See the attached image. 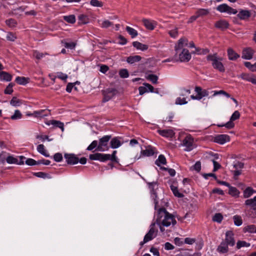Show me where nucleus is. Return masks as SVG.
<instances>
[{
	"instance_id": "09e8293b",
	"label": "nucleus",
	"mask_w": 256,
	"mask_h": 256,
	"mask_svg": "<svg viewBox=\"0 0 256 256\" xmlns=\"http://www.w3.org/2000/svg\"><path fill=\"white\" fill-rule=\"evenodd\" d=\"M196 14L198 18L200 16L208 14V10L201 8L198 10Z\"/></svg>"
},
{
	"instance_id": "a18cd8bd",
	"label": "nucleus",
	"mask_w": 256,
	"mask_h": 256,
	"mask_svg": "<svg viewBox=\"0 0 256 256\" xmlns=\"http://www.w3.org/2000/svg\"><path fill=\"white\" fill-rule=\"evenodd\" d=\"M252 76V74L242 73L240 75V78L244 80L250 82Z\"/></svg>"
},
{
	"instance_id": "4468645a",
	"label": "nucleus",
	"mask_w": 256,
	"mask_h": 256,
	"mask_svg": "<svg viewBox=\"0 0 256 256\" xmlns=\"http://www.w3.org/2000/svg\"><path fill=\"white\" fill-rule=\"evenodd\" d=\"M254 50L252 48H248L243 50L242 58L245 60H250L252 58Z\"/></svg>"
},
{
	"instance_id": "a19ab883",
	"label": "nucleus",
	"mask_w": 256,
	"mask_h": 256,
	"mask_svg": "<svg viewBox=\"0 0 256 256\" xmlns=\"http://www.w3.org/2000/svg\"><path fill=\"white\" fill-rule=\"evenodd\" d=\"M6 24L10 28H14L17 25L16 21L13 18H10L6 20Z\"/></svg>"
},
{
	"instance_id": "3c124183",
	"label": "nucleus",
	"mask_w": 256,
	"mask_h": 256,
	"mask_svg": "<svg viewBox=\"0 0 256 256\" xmlns=\"http://www.w3.org/2000/svg\"><path fill=\"white\" fill-rule=\"evenodd\" d=\"M98 142L97 140H95L92 141V142L86 148L88 150H92L93 149L96 148L98 146Z\"/></svg>"
},
{
	"instance_id": "052dcab7",
	"label": "nucleus",
	"mask_w": 256,
	"mask_h": 256,
	"mask_svg": "<svg viewBox=\"0 0 256 256\" xmlns=\"http://www.w3.org/2000/svg\"><path fill=\"white\" fill-rule=\"evenodd\" d=\"M218 126L219 127L225 126L226 128L230 129L234 127V124L233 122V121L230 120L226 122L225 124L218 125Z\"/></svg>"
},
{
	"instance_id": "58836bf2",
	"label": "nucleus",
	"mask_w": 256,
	"mask_h": 256,
	"mask_svg": "<svg viewBox=\"0 0 256 256\" xmlns=\"http://www.w3.org/2000/svg\"><path fill=\"white\" fill-rule=\"evenodd\" d=\"M64 20L66 22L73 24L76 22V18L74 15L64 16Z\"/></svg>"
},
{
	"instance_id": "de8ad7c7",
	"label": "nucleus",
	"mask_w": 256,
	"mask_h": 256,
	"mask_svg": "<svg viewBox=\"0 0 256 256\" xmlns=\"http://www.w3.org/2000/svg\"><path fill=\"white\" fill-rule=\"evenodd\" d=\"M6 160L8 164H18V160L11 156H8Z\"/></svg>"
},
{
	"instance_id": "774afa93",
	"label": "nucleus",
	"mask_w": 256,
	"mask_h": 256,
	"mask_svg": "<svg viewBox=\"0 0 256 256\" xmlns=\"http://www.w3.org/2000/svg\"><path fill=\"white\" fill-rule=\"evenodd\" d=\"M112 25V23L109 20H106L104 21L102 24V27L103 28H108Z\"/></svg>"
},
{
	"instance_id": "f03ea898",
	"label": "nucleus",
	"mask_w": 256,
	"mask_h": 256,
	"mask_svg": "<svg viewBox=\"0 0 256 256\" xmlns=\"http://www.w3.org/2000/svg\"><path fill=\"white\" fill-rule=\"evenodd\" d=\"M234 232L231 230H228L226 232L225 238L222 240L220 244L218 246L216 250L220 254H226L228 252V246H233L236 244Z\"/></svg>"
},
{
	"instance_id": "dca6fc26",
	"label": "nucleus",
	"mask_w": 256,
	"mask_h": 256,
	"mask_svg": "<svg viewBox=\"0 0 256 256\" xmlns=\"http://www.w3.org/2000/svg\"><path fill=\"white\" fill-rule=\"evenodd\" d=\"M158 132L162 136L166 138H172L174 135V132L172 130H158Z\"/></svg>"
},
{
	"instance_id": "423d86ee",
	"label": "nucleus",
	"mask_w": 256,
	"mask_h": 256,
	"mask_svg": "<svg viewBox=\"0 0 256 256\" xmlns=\"http://www.w3.org/2000/svg\"><path fill=\"white\" fill-rule=\"evenodd\" d=\"M109 156H107L106 154L102 153H94V154H90L89 156V158L92 160H99L101 162H106L108 161V158Z\"/></svg>"
},
{
	"instance_id": "49530a36",
	"label": "nucleus",
	"mask_w": 256,
	"mask_h": 256,
	"mask_svg": "<svg viewBox=\"0 0 256 256\" xmlns=\"http://www.w3.org/2000/svg\"><path fill=\"white\" fill-rule=\"evenodd\" d=\"M232 166L235 170H242L244 166V164L243 162L236 161L234 163Z\"/></svg>"
},
{
	"instance_id": "680f3d73",
	"label": "nucleus",
	"mask_w": 256,
	"mask_h": 256,
	"mask_svg": "<svg viewBox=\"0 0 256 256\" xmlns=\"http://www.w3.org/2000/svg\"><path fill=\"white\" fill-rule=\"evenodd\" d=\"M240 113L238 111L236 110L232 115L230 119L231 120L234 121L238 119L240 117Z\"/></svg>"
},
{
	"instance_id": "e2e57ef3",
	"label": "nucleus",
	"mask_w": 256,
	"mask_h": 256,
	"mask_svg": "<svg viewBox=\"0 0 256 256\" xmlns=\"http://www.w3.org/2000/svg\"><path fill=\"white\" fill-rule=\"evenodd\" d=\"M25 163L27 165L30 166L37 165V161L35 160H34L32 158H28L26 160Z\"/></svg>"
},
{
	"instance_id": "cd10ccee",
	"label": "nucleus",
	"mask_w": 256,
	"mask_h": 256,
	"mask_svg": "<svg viewBox=\"0 0 256 256\" xmlns=\"http://www.w3.org/2000/svg\"><path fill=\"white\" fill-rule=\"evenodd\" d=\"M155 164L158 166H160V164H166V160L165 156L162 154H160L158 158L156 160Z\"/></svg>"
},
{
	"instance_id": "a878e982",
	"label": "nucleus",
	"mask_w": 256,
	"mask_h": 256,
	"mask_svg": "<svg viewBox=\"0 0 256 256\" xmlns=\"http://www.w3.org/2000/svg\"><path fill=\"white\" fill-rule=\"evenodd\" d=\"M142 57L140 56L136 55L133 56H130L127 58L126 62L130 64H132L136 62L140 61Z\"/></svg>"
},
{
	"instance_id": "4c0bfd02",
	"label": "nucleus",
	"mask_w": 256,
	"mask_h": 256,
	"mask_svg": "<svg viewBox=\"0 0 256 256\" xmlns=\"http://www.w3.org/2000/svg\"><path fill=\"white\" fill-rule=\"evenodd\" d=\"M234 224L236 226H240L242 224V217L238 215H235L233 216Z\"/></svg>"
},
{
	"instance_id": "338daca9",
	"label": "nucleus",
	"mask_w": 256,
	"mask_h": 256,
	"mask_svg": "<svg viewBox=\"0 0 256 256\" xmlns=\"http://www.w3.org/2000/svg\"><path fill=\"white\" fill-rule=\"evenodd\" d=\"M168 34L172 38H175L178 35V29L175 28L174 30H170L168 32Z\"/></svg>"
},
{
	"instance_id": "4be33fe9",
	"label": "nucleus",
	"mask_w": 256,
	"mask_h": 256,
	"mask_svg": "<svg viewBox=\"0 0 256 256\" xmlns=\"http://www.w3.org/2000/svg\"><path fill=\"white\" fill-rule=\"evenodd\" d=\"M122 145V142H120L119 138L114 137L112 138H111L110 141V147L112 148H116L120 147Z\"/></svg>"
},
{
	"instance_id": "69168bd1",
	"label": "nucleus",
	"mask_w": 256,
	"mask_h": 256,
	"mask_svg": "<svg viewBox=\"0 0 256 256\" xmlns=\"http://www.w3.org/2000/svg\"><path fill=\"white\" fill-rule=\"evenodd\" d=\"M188 102L186 101V100L185 98H178L176 100V104H187Z\"/></svg>"
},
{
	"instance_id": "72a5a7b5",
	"label": "nucleus",
	"mask_w": 256,
	"mask_h": 256,
	"mask_svg": "<svg viewBox=\"0 0 256 256\" xmlns=\"http://www.w3.org/2000/svg\"><path fill=\"white\" fill-rule=\"evenodd\" d=\"M243 231L244 232L256 233V227L254 224L248 225L244 228Z\"/></svg>"
},
{
	"instance_id": "b1692460",
	"label": "nucleus",
	"mask_w": 256,
	"mask_h": 256,
	"mask_svg": "<svg viewBox=\"0 0 256 256\" xmlns=\"http://www.w3.org/2000/svg\"><path fill=\"white\" fill-rule=\"evenodd\" d=\"M132 46L137 50H140L142 51L146 50L148 48V46L142 44L136 41L132 42Z\"/></svg>"
},
{
	"instance_id": "ea45409f",
	"label": "nucleus",
	"mask_w": 256,
	"mask_h": 256,
	"mask_svg": "<svg viewBox=\"0 0 256 256\" xmlns=\"http://www.w3.org/2000/svg\"><path fill=\"white\" fill-rule=\"evenodd\" d=\"M51 124L56 128H59L62 129V131L64 130V124L62 122L57 121L56 120H52L50 121Z\"/></svg>"
},
{
	"instance_id": "f704fd0d",
	"label": "nucleus",
	"mask_w": 256,
	"mask_h": 256,
	"mask_svg": "<svg viewBox=\"0 0 256 256\" xmlns=\"http://www.w3.org/2000/svg\"><path fill=\"white\" fill-rule=\"evenodd\" d=\"M170 189L172 190L174 196L179 198H182L184 197V194L178 192V188L177 187L174 186L172 185L170 186Z\"/></svg>"
},
{
	"instance_id": "603ef678",
	"label": "nucleus",
	"mask_w": 256,
	"mask_h": 256,
	"mask_svg": "<svg viewBox=\"0 0 256 256\" xmlns=\"http://www.w3.org/2000/svg\"><path fill=\"white\" fill-rule=\"evenodd\" d=\"M179 256H192V250H182L180 251Z\"/></svg>"
},
{
	"instance_id": "c9c22d12",
	"label": "nucleus",
	"mask_w": 256,
	"mask_h": 256,
	"mask_svg": "<svg viewBox=\"0 0 256 256\" xmlns=\"http://www.w3.org/2000/svg\"><path fill=\"white\" fill-rule=\"evenodd\" d=\"M146 78L150 81L152 84H156L158 83V76L155 74H150L146 76Z\"/></svg>"
},
{
	"instance_id": "1a4fd4ad",
	"label": "nucleus",
	"mask_w": 256,
	"mask_h": 256,
	"mask_svg": "<svg viewBox=\"0 0 256 256\" xmlns=\"http://www.w3.org/2000/svg\"><path fill=\"white\" fill-rule=\"evenodd\" d=\"M191 58V54L188 50L184 48L179 54V60L181 62H188Z\"/></svg>"
},
{
	"instance_id": "2f4dec72",
	"label": "nucleus",
	"mask_w": 256,
	"mask_h": 256,
	"mask_svg": "<svg viewBox=\"0 0 256 256\" xmlns=\"http://www.w3.org/2000/svg\"><path fill=\"white\" fill-rule=\"evenodd\" d=\"M28 78L23 76H17L15 81L19 84L25 85L28 83Z\"/></svg>"
},
{
	"instance_id": "6e6552de",
	"label": "nucleus",
	"mask_w": 256,
	"mask_h": 256,
	"mask_svg": "<svg viewBox=\"0 0 256 256\" xmlns=\"http://www.w3.org/2000/svg\"><path fill=\"white\" fill-rule=\"evenodd\" d=\"M116 90L114 88H108L102 92L104 98L102 102H106L110 100L115 94Z\"/></svg>"
},
{
	"instance_id": "0eeeda50",
	"label": "nucleus",
	"mask_w": 256,
	"mask_h": 256,
	"mask_svg": "<svg viewBox=\"0 0 256 256\" xmlns=\"http://www.w3.org/2000/svg\"><path fill=\"white\" fill-rule=\"evenodd\" d=\"M194 140L191 136L188 135L185 137L182 140V145L186 147L185 151H190L194 148L193 146Z\"/></svg>"
},
{
	"instance_id": "c03bdc74",
	"label": "nucleus",
	"mask_w": 256,
	"mask_h": 256,
	"mask_svg": "<svg viewBox=\"0 0 256 256\" xmlns=\"http://www.w3.org/2000/svg\"><path fill=\"white\" fill-rule=\"evenodd\" d=\"M250 246V244L245 241L238 240L236 243V248L240 249L242 247H248Z\"/></svg>"
},
{
	"instance_id": "aec40b11",
	"label": "nucleus",
	"mask_w": 256,
	"mask_h": 256,
	"mask_svg": "<svg viewBox=\"0 0 256 256\" xmlns=\"http://www.w3.org/2000/svg\"><path fill=\"white\" fill-rule=\"evenodd\" d=\"M244 204L249 206L252 210L256 211V196L253 198L246 200L245 201Z\"/></svg>"
},
{
	"instance_id": "bf43d9fd",
	"label": "nucleus",
	"mask_w": 256,
	"mask_h": 256,
	"mask_svg": "<svg viewBox=\"0 0 256 256\" xmlns=\"http://www.w3.org/2000/svg\"><path fill=\"white\" fill-rule=\"evenodd\" d=\"M22 118V114L19 110H16L14 114L11 116V119L17 120Z\"/></svg>"
},
{
	"instance_id": "473e14b6",
	"label": "nucleus",
	"mask_w": 256,
	"mask_h": 256,
	"mask_svg": "<svg viewBox=\"0 0 256 256\" xmlns=\"http://www.w3.org/2000/svg\"><path fill=\"white\" fill-rule=\"evenodd\" d=\"M78 24H86L88 22V18L85 14H81L78 16Z\"/></svg>"
},
{
	"instance_id": "37998d69",
	"label": "nucleus",
	"mask_w": 256,
	"mask_h": 256,
	"mask_svg": "<svg viewBox=\"0 0 256 256\" xmlns=\"http://www.w3.org/2000/svg\"><path fill=\"white\" fill-rule=\"evenodd\" d=\"M227 8H228V5L226 4H220L216 8V10L220 12H226Z\"/></svg>"
},
{
	"instance_id": "412c9836",
	"label": "nucleus",
	"mask_w": 256,
	"mask_h": 256,
	"mask_svg": "<svg viewBox=\"0 0 256 256\" xmlns=\"http://www.w3.org/2000/svg\"><path fill=\"white\" fill-rule=\"evenodd\" d=\"M188 40L186 38H181L178 40V43L175 46V50L178 52L179 50L182 49L184 46H188Z\"/></svg>"
},
{
	"instance_id": "39448f33",
	"label": "nucleus",
	"mask_w": 256,
	"mask_h": 256,
	"mask_svg": "<svg viewBox=\"0 0 256 256\" xmlns=\"http://www.w3.org/2000/svg\"><path fill=\"white\" fill-rule=\"evenodd\" d=\"M148 185V188L150 189L151 196L152 198L154 200V208L156 209L158 200V196L156 194V190L158 188V184L157 182H147Z\"/></svg>"
},
{
	"instance_id": "6ab92c4d",
	"label": "nucleus",
	"mask_w": 256,
	"mask_h": 256,
	"mask_svg": "<svg viewBox=\"0 0 256 256\" xmlns=\"http://www.w3.org/2000/svg\"><path fill=\"white\" fill-rule=\"evenodd\" d=\"M49 110H38L34 111L32 114L34 116L37 118H42L46 116L49 114Z\"/></svg>"
},
{
	"instance_id": "a211bd4d",
	"label": "nucleus",
	"mask_w": 256,
	"mask_h": 256,
	"mask_svg": "<svg viewBox=\"0 0 256 256\" xmlns=\"http://www.w3.org/2000/svg\"><path fill=\"white\" fill-rule=\"evenodd\" d=\"M142 22L146 28L149 30H153L156 25V22L148 19H143Z\"/></svg>"
},
{
	"instance_id": "79ce46f5",
	"label": "nucleus",
	"mask_w": 256,
	"mask_h": 256,
	"mask_svg": "<svg viewBox=\"0 0 256 256\" xmlns=\"http://www.w3.org/2000/svg\"><path fill=\"white\" fill-rule=\"evenodd\" d=\"M16 38V34L12 32H8L6 34V38L8 40L14 42Z\"/></svg>"
},
{
	"instance_id": "e433bc0d",
	"label": "nucleus",
	"mask_w": 256,
	"mask_h": 256,
	"mask_svg": "<svg viewBox=\"0 0 256 256\" xmlns=\"http://www.w3.org/2000/svg\"><path fill=\"white\" fill-rule=\"evenodd\" d=\"M116 152H117L116 150H114L112 152V154H106L107 156H109L108 158V160H110L112 162L118 163V158L116 156Z\"/></svg>"
},
{
	"instance_id": "c756f323",
	"label": "nucleus",
	"mask_w": 256,
	"mask_h": 256,
	"mask_svg": "<svg viewBox=\"0 0 256 256\" xmlns=\"http://www.w3.org/2000/svg\"><path fill=\"white\" fill-rule=\"evenodd\" d=\"M126 30L128 33V34L131 36L132 38H134L138 35V32L135 29H134L129 26H127L126 28Z\"/></svg>"
},
{
	"instance_id": "7c9ffc66",
	"label": "nucleus",
	"mask_w": 256,
	"mask_h": 256,
	"mask_svg": "<svg viewBox=\"0 0 256 256\" xmlns=\"http://www.w3.org/2000/svg\"><path fill=\"white\" fill-rule=\"evenodd\" d=\"M229 188V191L228 193L230 194L233 196H237L238 197L239 196V194H240V191L235 187H233L232 186H230L228 187Z\"/></svg>"
},
{
	"instance_id": "5701e85b",
	"label": "nucleus",
	"mask_w": 256,
	"mask_h": 256,
	"mask_svg": "<svg viewBox=\"0 0 256 256\" xmlns=\"http://www.w3.org/2000/svg\"><path fill=\"white\" fill-rule=\"evenodd\" d=\"M228 59L231 60H235L240 56L234 52L232 48L228 49Z\"/></svg>"
},
{
	"instance_id": "20e7f679",
	"label": "nucleus",
	"mask_w": 256,
	"mask_h": 256,
	"mask_svg": "<svg viewBox=\"0 0 256 256\" xmlns=\"http://www.w3.org/2000/svg\"><path fill=\"white\" fill-rule=\"evenodd\" d=\"M112 136L110 135L104 136L100 138L99 140L98 145L96 150L104 152L105 150H108L109 149V146L108 144Z\"/></svg>"
},
{
	"instance_id": "4d7b16f0",
	"label": "nucleus",
	"mask_w": 256,
	"mask_h": 256,
	"mask_svg": "<svg viewBox=\"0 0 256 256\" xmlns=\"http://www.w3.org/2000/svg\"><path fill=\"white\" fill-rule=\"evenodd\" d=\"M90 4L96 7H102L103 6V3L98 0H90Z\"/></svg>"
},
{
	"instance_id": "13d9d810",
	"label": "nucleus",
	"mask_w": 256,
	"mask_h": 256,
	"mask_svg": "<svg viewBox=\"0 0 256 256\" xmlns=\"http://www.w3.org/2000/svg\"><path fill=\"white\" fill-rule=\"evenodd\" d=\"M14 85L12 83L9 84L4 90V93L6 94H11L13 92L12 87Z\"/></svg>"
},
{
	"instance_id": "5fc2aeb1",
	"label": "nucleus",
	"mask_w": 256,
	"mask_h": 256,
	"mask_svg": "<svg viewBox=\"0 0 256 256\" xmlns=\"http://www.w3.org/2000/svg\"><path fill=\"white\" fill-rule=\"evenodd\" d=\"M10 104L12 106H19L21 104V102L20 100L18 99L16 97H13L10 101Z\"/></svg>"
},
{
	"instance_id": "ddd939ff",
	"label": "nucleus",
	"mask_w": 256,
	"mask_h": 256,
	"mask_svg": "<svg viewBox=\"0 0 256 256\" xmlns=\"http://www.w3.org/2000/svg\"><path fill=\"white\" fill-rule=\"evenodd\" d=\"M214 26L222 30H224L228 28L229 24L226 20H221L216 22Z\"/></svg>"
},
{
	"instance_id": "864d4df0",
	"label": "nucleus",
	"mask_w": 256,
	"mask_h": 256,
	"mask_svg": "<svg viewBox=\"0 0 256 256\" xmlns=\"http://www.w3.org/2000/svg\"><path fill=\"white\" fill-rule=\"evenodd\" d=\"M119 75L122 78H127L128 77V72L126 69H122L119 72Z\"/></svg>"
},
{
	"instance_id": "f3484780",
	"label": "nucleus",
	"mask_w": 256,
	"mask_h": 256,
	"mask_svg": "<svg viewBox=\"0 0 256 256\" xmlns=\"http://www.w3.org/2000/svg\"><path fill=\"white\" fill-rule=\"evenodd\" d=\"M194 90L196 92L200 100H201L203 97L208 96L209 94V92L207 90H202L200 86H196Z\"/></svg>"
},
{
	"instance_id": "9b49d317",
	"label": "nucleus",
	"mask_w": 256,
	"mask_h": 256,
	"mask_svg": "<svg viewBox=\"0 0 256 256\" xmlns=\"http://www.w3.org/2000/svg\"><path fill=\"white\" fill-rule=\"evenodd\" d=\"M230 140V136L226 134H218L214 138V141L220 144H224Z\"/></svg>"
},
{
	"instance_id": "f257e3e1",
	"label": "nucleus",
	"mask_w": 256,
	"mask_h": 256,
	"mask_svg": "<svg viewBox=\"0 0 256 256\" xmlns=\"http://www.w3.org/2000/svg\"><path fill=\"white\" fill-rule=\"evenodd\" d=\"M156 217V222L150 224V230L144 237V242H148L156 236L158 230L155 228L156 224L159 226L160 230L163 232L164 231L163 226L168 227L171 224L174 226L176 223L174 216L168 212L164 208H161L158 210Z\"/></svg>"
},
{
	"instance_id": "2eb2a0df",
	"label": "nucleus",
	"mask_w": 256,
	"mask_h": 256,
	"mask_svg": "<svg viewBox=\"0 0 256 256\" xmlns=\"http://www.w3.org/2000/svg\"><path fill=\"white\" fill-rule=\"evenodd\" d=\"M154 151L152 148L149 147L148 148L145 150H142L140 152V154L138 156H137L135 157V160H138L141 157V156H150L154 155Z\"/></svg>"
},
{
	"instance_id": "8fccbe9b",
	"label": "nucleus",
	"mask_w": 256,
	"mask_h": 256,
	"mask_svg": "<svg viewBox=\"0 0 256 256\" xmlns=\"http://www.w3.org/2000/svg\"><path fill=\"white\" fill-rule=\"evenodd\" d=\"M222 219L223 216L220 213L216 214L212 218L213 221L218 222V223H220L222 221Z\"/></svg>"
},
{
	"instance_id": "0e129e2a",
	"label": "nucleus",
	"mask_w": 256,
	"mask_h": 256,
	"mask_svg": "<svg viewBox=\"0 0 256 256\" xmlns=\"http://www.w3.org/2000/svg\"><path fill=\"white\" fill-rule=\"evenodd\" d=\"M54 159L56 162H60L62 160V154L59 152L56 153L54 156Z\"/></svg>"
},
{
	"instance_id": "7ed1b4c3",
	"label": "nucleus",
	"mask_w": 256,
	"mask_h": 256,
	"mask_svg": "<svg viewBox=\"0 0 256 256\" xmlns=\"http://www.w3.org/2000/svg\"><path fill=\"white\" fill-rule=\"evenodd\" d=\"M206 60L211 62L212 67L220 72H224L225 68L222 61V58L218 57L216 54H208L206 56Z\"/></svg>"
},
{
	"instance_id": "6e6d98bb",
	"label": "nucleus",
	"mask_w": 256,
	"mask_h": 256,
	"mask_svg": "<svg viewBox=\"0 0 256 256\" xmlns=\"http://www.w3.org/2000/svg\"><path fill=\"white\" fill-rule=\"evenodd\" d=\"M191 170H194L197 172H200L201 170V163L200 161H198L196 164L190 168Z\"/></svg>"
},
{
	"instance_id": "bb28decb",
	"label": "nucleus",
	"mask_w": 256,
	"mask_h": 256,
	"mask_svg": "<svg viewBox=\"0 0 256 256\" xmlns=\"http://www.w3.org/2000/svg\"><path fill=\"white\" fill-rule=\"evenodd\" d=\"M254 192H256V191L252 188L248 187L244 191V198H248L251 196Z\"/></svg>"
},
{
	"instance_id": "9d476101",
	"label": "nucleus",
	"mask_w": 256,
	"mask_h": 256,
	"mask_svg": "<svg viewBox=\"0 0 256 256\" xmlns=\"http://www.w3.org/2000/svg\"><path fill=\"white\" fill-rule=\"evenodd\" d=\"M64 157L66 159L67 163L69 164H76L78 162V158L74 154H65Z\"/></svg>"
},
{
	"instance_id": "f8f14e48",
	"label": "nucleus",
	"mask_w": 256,
	"mask_h": 256,
	"mask_svg": "<svg viewBox=\"0 0 256 256\" xmlns=\"http://www.w3.org/2000/svg\"><path fill=\"white\" fill-rule=\"evenodd\" d=\"M251 16V13L250 10H246L240 9L239 10L238 14H237V16L240 20H247Z\"/></svg>"
},
{
	"instance_id": "393cba45",
	"label": "nucleus",
	"mask_w": 256,
	"mask_h": 256,
	"mask_svg": "<svg viewBox=\"0 0 256 256\" xmlns=\"http://www.w3.org/2000/svg\"><path fill=\"white\" fill-rule=\"evenodd\" d=\"M12 76L9 73L4 71L0 72V79L1 80L10 82L12 80Z\"/></svg>"
},
{
	"instance_id": "c85d7f7f",
	"label": "nucleus",
	"mask_w": 256,
	"mask_h": 256,
	"mask_svg": "<svg viewBox=\"0 0 256 256\" xmlns=\"http://www.w3.org/2000/svg\"><path fill=\"white\" fill-rule=\"evenodd\" d=\"M37 150L39 153L45 156L46 157L50 156V154L46 152V150L44 148V146L42 144H40L38 146Z\"/></svg>"
}]
</instances>
